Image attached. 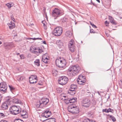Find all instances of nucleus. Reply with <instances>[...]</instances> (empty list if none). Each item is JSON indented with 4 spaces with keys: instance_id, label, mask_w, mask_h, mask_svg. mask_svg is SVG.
<instances>
[{
    "instance_id": "nucleus-50",
    "label": "nucleus",
    "mask_w": 122,
    "mask_h": 122,
    "mask_svg": "<svg viewBox=\"0 0 122 122\" xmlns=\"http://www.w3.org/2000/svg\"><path fill=\"white\" fill-rule=\"evenodd\" d=\"M109 19L110 20V21H111L114 19L111 16H109Z\"/></svg>"
},
{
    "instance_id": "nucleus-9",
    "label": "nucleus",
    "mask_w": 122,
    "mask_h": 122,
    "mask_svg": "<svg viewBox=\"0 0 122 122\" xmlns=\"http://www.w3.org/2000/svg\"><path fill=\"white\" fill-rule=\"evenodd\" d=\"M30 50L32 53L37 55H38L39 53H41L43 51L41 48L39 47H33L32 48H30Z\"/></svg>"
},
{
    "instance_id": "nucleus-8",
    "label": "nucleus",
    "mask_w": 122,
    "mask_h": 122,
    "mask_svg": "<svg viewBox=\"0 0 122 122\" xmlns=\"http://www.w3.org/2000/svg\"><path fill=\"white\" fill-rule=\"evenodd\" d=\"M7 87V85L5 82H2L0 83V90L2 93L6 92Z\"/></svg>"
},
{
    "instance_id": "nucleus-28",
    "label": "nucleus",
    "mask_w": 122,
    "mask_h": 122,
    "mask_svg": "<svg viewBox=\"0 0 122 122\" xmlns=\"http://www.w3.org/2000/svg\"><path fill=\"white\" fill-rule=\"evenodd\" d=\"M35 64L37 66H40V60L39 59L36 60L34 62Z\"/></svg>"
},
{
    "instance_id": "nucleus-46",
    "label": "nucleus",
    "mask_w": 122,
    "mask_h": 122,
    "mask_svg": "<svg viewBox=\"0 0 122 122\" xmlns=\"http://www.w3.org/2000/svg\"><path fill=\"white\" fill-rule=\"evenodd\" d=\"M107 109L108 110V112H110L112 113H113L114 112L113 110L111 108H109L108 109Z\"/></svg>"
},
{
    "instance_id": "nucleus-4",
    "label": "nucleus",
    "mask_w": 122,
    "mask_h": 122,
    "mask_svg": "<svg viewBox=\"0 0 122 122\" xmlns=\"http://www.w3.org/2000/svg\"><path fill=\"white\" fill-rule=\"evenodd\" d=\"M73 104H71V106L68 107V110L69 112L73 114L77 113L79 112V109L77 107H75L72 105Z\"/></svg>"
},
{
    "instance_id": "nucleus-64",
    "label": "nucleus",
    "mask_w": 122,
    "mask_h": 122,
    "mask_svg": "<svg viewBox=\"0 0 122 122\" xmlns=\"http://www.w3.org/2000/svg\"><path fill=\"white\" fill-rule=\"evenodd\" d=\"M43 43L44 44H46V41H43Z\"/></svg>"
},
{
    "instance_id": "nucleus-31",
    "label": "nucleus",
    "mask_w": 122,
    "mask_h": 122,
    "mask_svg": "<svg viewBox=\"0 0 122 122\" xmlns=\"http://www.w3.org/2000/svg\"><path fill=\"white\" fill-rule=\"evenodd\" d=\"M52 73L53 75L55 76H56L57 75L58 73V72L57 71L53 69L52 71Z\"/></svg>"
},
{
    "instance_id": "nucleus-62",
    "label": "nucleus",
    "mask_w": 122,
    "mask_h": 122,
    "mask_svg": "<svg viewBox=\"0 0 122 122\" xmlns=\"http://www.w3.org/2000/svg\"><path fill=\"white\" fill-rule=\"evenodd\" d=\"M2 97L1 96V95L0 94V100L2 99Z\"/></svg>"
},
{
    "instance_id": "nucleus-49",
    "label": "nucleus",
    "mask_w": 122,
    "mask_h": 122,
    "mask_svg": "<svg viewBox=\"0 0 122 122\" xmlns=\"http://www.w3.org/2000/svg\"><path fill=\"white\" fill-rule=\"evenodd\" d=\"M31 39H32V40H37V39H39V40H41L42 39L41 38H31Z\"/></svg>"
},
{
    "instance_id": "nucleus-12",
    "label": "nucleus",
    "mask_w": 122,
    "mask_h": 122,
    "mask_svg": "<svg viewBox=\"0 0 122 122\" xmlns=\"http://www.w3.org/2000/svg\"><path fill=\"white\" fill-rule=\"evenodd\" d=\"M41 105L43 107L45 106L49 102L48 99L46 98H42L40 101Z\"/></svg>"
},
{
    "instance_id": "nucleus-45",
    "label": "nucleus",
    "mask_w": 122,
    "mask_h": 122,
    "mask_svg": "<svg viewBox=\"0 0 122 122\" xmlns=\"http://www.w3.org/2000/svg\"><path fill=\"white\" fill-rule=\"evenodd\" d=\"M90 32L91 33H96V32L94 30L92 29H90Z\"/></svg>"
},
{
    "instance_id": "nucleus-43",
    "label": "nucleus",
    "mask_w": 122,
    "mask_h": 122,
    "mask_svg": "<svg viewBox=\"0 0 122 122\" xmlns=\"http://www.w3.org/2000/svg\"><path fill=\"white\" fill-rule=\"evenodd\" d=\"M6 5L8 7L9 9L12 6V5L11 4L8 3L6 4Z\"/></svg>"
},
{
    "instance_id": "nucleus-11",
    "label": "nucleus",
    "mask_w": 122,
    "mask_h": 122,
    "mask_svg": "<svg viewBox=\"0 0 122 122\" xmlns=\"http://www.w3.org/2000/svg\"><path fill=\"white\" fill-rule=\"evenodd\" d=\"M77 88V86L76 85L74 84H72L70 86V88L69 93H71V92H69L72 91L73 92H72V93L71 94V95H74L75 93V91L76 90Z\"/></svg>"
},
{
    "instance_id": "nucleus-7",
    "label": "nucleus",
    "mask_w": 122,
    "mask_h": 122,
    "mask_svg": "<svg viewBox=\"0 0 122 122\" xmlns=\"http://www.w3.org/2000/svg\"><path fill=\"white\" fill-rule=\"evenodd\" d=\"M86 81L85 76L82 75L79 76L77 79V83L80 85H84Z\"/></svg>"
},
{
    "instance_id": "nucleus-30",
    "label": "nucleus",
    "mask_w": 122,
    "mask_h": 122,
    "mask_svg": "<svg viewBox=\"0 0 122 122\" xmlns=\"http://www.w3.org/2000/svg\"><path fill=\"white\" fill-rule=\"evenodd\" d=\"M36 105V107L37 108H39V107H43L42 105H41V103L40 101H39L37 102Z\"/></svg>"
},
{
    "instance_id": "nucleus-58",
    "label": "nucleus",
    "mask_w": 122,
    "mask_h": 122,
    "mask_svg": "<svg viewBox=\"0 0 122 122\" xmlns=\"http://www.w3.org/2000/svg\"><path fill=\"white\" fill-rule=\"evenodd\" d=\"M92 26L93 27H94V28H97V27L95 25H94V24L93 25V26Z\"/></svg>"
},
{
    "instance_id": "nucleus-5",
    "label": "nucleus",
    "mask_w": 122,
    "mask_h": 122,
    "mask_svg": "<svg viewBox=\"0 0 122 122\" xmlns=\"http://www.w3.org/2000/svg\"><path fill=\"white\" fill-rule=\"evenodd\" d=\"M68 80V78L65 76L60 77L58 80V83L60 84L63 85L66 84Z\"/></svg>"
},
{
    "instance_id": "nucleus-19",
    "label": "nucleus",
    "mask_w": 122,
    "mask_h": 122,
    "mask_svg": "<svg viewBox=\"0 0 122 122\" xmlns=\"http://www.w3.org/2000/svg\"><path fill=\"white\" fill-rule=\"evenodd\" d=\"M75 46V44L74 43V41L73 40H71L69 42L68 44L69 47L74 46Z\"/></svg>"
},
{
    "instance_id": "nucleus-23",
    "label": "nucleus",
    "mask_w": 122,
    "mask_h": 122,
    "mask_svg": "<svg viewBox=\"0 0 122 122\" xmlns=\"http://www.w3.org/2000/svg\"><path fill=\"white\" fill-rule=\"evenodd\" d=\"M13 99L10 96L7 97L6 98V101L5 102H6L7 103L8 102L10 103L11 102Z\"/></svg>"
},
{
    "instance_id": "nucleus-36",
    "label": "nucleus",
    "mask_w": 122,
    "mask_h": 122,
    "mask_svg": "<svg viewBox=\"0 0 122 122\" xmlns=\"http://www.w3.org/2000/svg\"><path fill=\"white\" fill-rule=\"evenodd\" d=\"M44 56H43L42 59V61L44 63H48L47 60L44 59Z\"/></svg>"
},
{
    "instance_id": "nucleus-35",
    "label": "nucleus",
    "mask_w": 122,
    "mask_h": 122,
    "mask_svg": "<svg viewBox=\"0 0 122 122\" xmlns=\"http://www.w3.org/2000/svg\"><path fill=\"white\" fill-rule=\"evenodd\" d=\"M70 98H68L67 99H65L64 100L66 104H68L69 103H70Z\"/></svg>"
},
{
    "instance_id": "nucleus-59",
    "label": "nucleus",
    "mask_w": 122,
    "mask_h": 122,
    "mask_svg": "<svg viewBox=\"0 0 122 122\" xmlns=\"http://www.w3.org/2000/svg\"><path fill=\"white\" fill-rule=\"evenodd\" d=\"M109 22H108L107 21H105V23L106 24H109Z\"/></svg>"
},
{
    "instance_id": "nucleus-37",
    "label": "nucleus",
    "mask_w": 122,
    "mask_h": 122,
    "mask_svg": "<svg viewBox=\"0 0 122 122\" xmlns=\"http://www.w3.org/2000/svg\"><path fill=\"white\" fill-rule=\"evenodd\" d=\"M49 120L51 122H56L55 119L54 118H49Z\"/></svg>"
},
{
    "instance_id": "nucleus-17",
    "label": "nucleus",
    "mask_w": 122,
    "mask_h": 122,
    "mask_svg": "<svg viewBox=\"0 0 122 122\" xmlns=\"http://www.w3.org/2000/svg\"><path fill=\"white\" fill-rule=\"evenodd\" d=\"M65 35L66 36L70 38L72 37V33L70 31H67L66 32Z\"/></svg>"
},
{
    "instance_id": "nucleus-27",
    "label": "nucleus",
    "mask_w": 122,
    "mask_h": 122,
    "mask_svg": "<svg viewBox=\"0 0 122 122\" xmlns=\"http://www.w3.org/2000/svg\"><path fill=\"white\" fill-rule=\"evenodd\" d=\"M69 47V50L72 52H74L76 50V47L75 46Z\"/></svg>"
},
{
    "instance_id": "nucleus-32",
    "label": "nucleus",
    "mask_w": 122,
    "mask_h": 122,
    "mask_svg": "<svg viewBox=\"0 0 122 122\" xmlns=\"http://www.w3.org/2000/svg\"><path fill=\"white\" fill-rule=\"evenodd\" d=\"M42 23L43 24V27L45 29H46V23L45 21L44 20L42 21Z\"/></svg>"
},
{
    "instance_id": "nucleus-63",
    "label": "nucleus",
    "mask_w": 122,
    "mask_h": 122,
    "mask_svg": "<svg viewBox=\"0 0 122 122\" xmlns=\"http://www.w3.org/2000/svg\"><path fill=\"white\" fill-rule=\"evenodd\" d=\"M106 36L107 37H108L109 36L108 34V33H106Z\"/></svg>"
},
{
    "instance_id": "nucleus-20",
    "label": "nucleus",
    "mask_w": 122,
    "mask_h": 122,
    "mask_svg": "<svg viewBox=\"0 0 122 122\" xmlns=\"http://www.w3.org/2000/svg\"><path fill=\"white\" fill-rule=\"evenodd\" d=\"M9 28L10 29H11L13 28H14L15 27V24L13 23H12L11 21L10 22V23L8 24Z\"/></svg>"
},
{
    "instance_id": "nucleus-13",
    "label": "nucleus",
    "mask_w": 122,
    "mask_h": 122,
    "mask_svg": "<svg viewBox=\"0 0 122 122\" xmlns=\"http://www.w3.org/2000/svg\"><path fill=\"white\" fill-rule=\"evenodd\" d=\"M62 59L61 58H57L56 61V65L58 66L60 69H61V64Z\"/></svg>"
},
{
    "instance_id": "nucleus-40",
    "label": "nucleus",
    "mask_w": 122,
    "mask_h": 122,
    "mask_svg": "<svg viewBox=\"0 0 122 122\" xmlns=\"http://www.w3.org/2000/svg\"><path fill=\"white\" fill-rule=\"evenodd\" d=\"M9 86L11 91H13L15 89V88L12 86L9 85Z\"/></svg>"
},
{
    "instance_id": "nucleus-26",
    "label": "nucleus",
    "mask_w": 122,
    "mask_h": 122,
    "mask_svg": "<svg viewBox=\"0 0 122 122\" xmlns=\"http://www.w3.org/2000/svg\"><path fill=\"white\" fill-rule=\"evenodd\" d=\"M15 103H19L21 102V101L17 99L14 98L11 101Z\"/></svg>"
},
{
    "instance_id": "nucleus-21",
    "label": "nucleus",
    "mask_w": 122,
    "mask_h": 122,
    "mask_svg": "<svg viewBox=\"0 0 122 122\" xmlns=\"http://www.w3.org/2000/svg\"><path fill=\"white\" fill-rule=\"evenodd\" d=\"M20 112L21 116L23 118H25L28 117V116L26 114V113L25 111L23 110L22 112L21 111Z\"/></svg>"
},
{
    "instance_id": "nucleus-24",
    "label": "nucleus",
    "mask_w": 122,
    "mask_h": 122,
    "mask_svg": "<svg viewBox=\"0 0 122 122\" xmlns=\"http://www.w3.org/2000/svg\"><path fill=\"white\" fill-rule=\"evenodd\" d=\"M56 44L59 47H61L63 46V43L62 41L58 40L56 41Z\"/></svg>"
},
{
    "instance_id": "nucleus-33",
    "label": "nucleus",
    "mask_w": 122,
    "mask_h": 122,
    "mask_svg": "<svg viewBox=\"0 0 122 122\" xmlns=\"http://www.w3.org/2000/svg\"><path fill=\"white\" fill-rule=\"evenodd\" d=\"M110 118L111 119L113 122H115L116 121V120L115 117L112 115H110Z\"/></svg>"
},
{
    "instance_id": "nucleus-44",
    "label": "nucleus",
    "mask_w": 122,
    "mask_h": 122,
    "mask_svg": "<svg viewBox=\"0 0 122 122\" xmlns=\"http://www.w3.org/2000/svg\"><path fill=\"white\" fill-rule=\"evenodd\" d=\"M110 22L112 24H113L116 25L117 24L116 22L115 21L114 19L112 20Z\"/></svg>"
},
{
    "instance_id": "nucleus-34",
    "label": "nucleus",
    "mask_w": 122,
    "mask_h": 122,
    "mask_svg": "<svg viewBox=\"0 0 122 122\" xmlns=\"http://www.w3.org/2000/svg\"><path fill=\"white\" fill-rule=\"evenodd\" d=\"M14 122H24L22 120L20 119H16L14 121Z\"/></svg>"
},
{
    "instance_id": "nucleus-18",
    "label": "nucleus",
    "mask_w": 122,
    "mask_h": 122,
    "mask_svg": "<svg viewBox=\"0 0 122 122\" xmlns=\"http://www.w3.org/2000/svg\"><path fill=\"white\" fill-rule=\"evenodd\" d=\"M70 103H73V104H75L76 103L77 101V99L76 98L74 97L72 98H70Z\"/></svg>"
},
{
    "instance_id": "nucleus-48",
    "label": "nucleus",
    "mask_w": 122,
    "mask_h": 122,
    "mask_svg": "<svg viewBox=\"0 0 122 122\" xmlns=\"http://www.w3.org/2000/svg\"><path fill=\"white\" fill-rule=\"evenodd\" d=\"M11 19L14 22H15V19L14 18L13 16V15H12L10 16Z\"/></svg>"
},
{
    "instance_id": "nucleus-25",
    "label": "nucleus",
    "mask_w": 122,
    "mask_h": 122,
    "mask_svg": "<svg viewBox=\"0 0 122 122\" xmlns=\"http://www.w3.org/2000/svg\"><path fill=\"white\" fill-rule=\"evenodd\" d=\"M37 76H35V75H31L29 77V81H30V82L31 83H32L33 82V81L32 82V80H34L35 79H36Z\"/></svg>"
},
{
    "instance_id": "nucleus-60",
    "label": "nucleus",
    "mask_w": 122,
    "mask_h": 122,
    "mask_svg": "<svg viewBox=\"0 0 122 122\" xmlns=\"http://www.w3.org/2000/svg\"><path fill=\"white\" fill-rule=\"evenodd\" d=\"M44 58H45L44 59H45V60H48V59L47 57H45L44 56Z\"/></svg>"
},
{
    "instance_id": "nucleus-54",
    "label": "nucleus",
    "mask_w": 122,
    "mask_h": 122,
    "mask_svg": "<svg viewBox=\"0 0 122 122\" xmlns=\"http://www.w3.org/2000/svg\"><path fill=\"white\" fill-rule=\"evenodd\" d=\"M46 8L44 7V9L43 10V12H44L45 14H46Z\"/></svg>"
},
{
    "instance_id": "nucleus-10",
    "label": "nucleus",
    "mask_w": 122,
    "mask_h": 122,
    "mask_svg": "<svg viewBox=\"0 0 122 122\" xmlns=\"http://www.w3.org/2000/svg\"><path fill=\"white\" fill-rule=\"evenodd\" d=\"M81 102L82 106L86 107H89L90 105V101L88 98L83 99L82 101Z\"/></svg>"
},
{
    "instance_id": "nucleus-14",
    "label": "nucleus",
    "mask_w": 122,
    "mask_h": 122,
    "mask_svg": "<svg viewBox=\"0 0 122 122\" xmlns=\"http://www.w3.org/2000/svg\"><path fill=\"white\" fill-rule=\"evenodd\" d=\"M51 113L49 111H46L42 114L43 116L47 118L50 116Z\"/></svg>"
},
{
    "instance_id": "nucleus-38",
    "label": "nucleus",
    "mask_w": 122,
    "mask_h": 122,
    "mask_svg": "<svg viewBox=\"0 0 122 122\" xmlns=\"http://www.w3.org/2000/svg\"><path fill=\"white\" fill-rule=\"evenodd\" d=\"M14 47V44L10 43L9 46L8 48L9 49H11L13 47Z\"/></svg>"
},
{
    "instance_id": "nucleus-22",
    "label": "nucleus",
    "mask_w": 122,
    "mask_h": 122,
    "mask_svg": "<svg viewBox=\"0 0 122 122\" xmlns=\"http://www.w3.org/2000/svg\"><path fill=\"white\" fill-rule=\"evenodd\" d=\"M82 122H96L95 121L90 119L87 118L83 120Z\"/></svg>"
},
{
    "instance_id": "nucleus-2",
    "label": "nucleus",
    "mask_w": 122,
    "mask_h": 122,
    "mask_svg": "<svg viewBox=\"0 0 122 122\" xmlns=\"http://www.w3.org/2000/svg\"><path fill=\"white\" fill-rule=\"evenodd\" d=\"M19 108L18 106H12L10 108V112L13 115H17L21 112V110H19Z\"/></svg>"
},
{
    "instance_id": "nucleus-3",
    "label": "nucleus",
    "mask_w": 122,
    "mask_h": 122,
    "mask_svg": "<svg viewBox=\"0 0 122 122\" xmlns=\"http://www.w3.org/2000/svg\"><path fill=\"white\" fill-rule=\"evenodd\" d=\"M63 12L61 10L57 8H55L52 12V15L53 16L57 17L63 15Z\"/></svg>"
},
{
    "instance_id": "nucleus-29",
    "label": "nucleus",
    "mask_w": 122,
    "mask_h": 122,
    "mask_svg": "<svg viewBox=\"0 0 122 122\" xmlns=\"http://www.w3.org/2000/svg\"><path fill=\"white\" fill-rule=\"evenodd\" d=\"M25 78L23 76H18L17 78V80L19 81H22Z\"/></svg>"
},
{
    "instance_id": "nucleus-42",
    "label": "nucleus",
    "mask_w": 122,
    "mask_h": 122,
    "mask_svg": "<svg viewBox=\"0 0 122 122\" xmlns=\"http://www.w3.org/2000/svg\"><path fill=\"white\" fill-rule=\"evenodd\" d=\"M62 20V22H65L67 21V19L66 18L64 17L63 19Z\"/></svg>"
},
{
    "instance_id": "nucleus-1",
    "label": "nucleus",
    "mask_w": 122,
    "mask_h": 122,
    "mask_svg": "<svg viewBox=\"0 0 122 122\" xmlns=\"http://www.w3.org/2000/svg\"><path fill=\"white\" fill-rule=\"evenodd\" d=\"M79 67L77 65H72L70 66L68 70L67 74L69 76H75L79 72Z\"/></svg>"
},
{
    "instance_id": "nucleus-39",
    "label": "nucleus",
    "mask_w": 122,
    "mask_h": 122,
    "mask_svg": "<svg viewBox=\"0 0 122 122\" xmlns=\"http://www.w3.org/2000/svg\"><path fill=\"white\" fill-rule=\"evenodd\" d=\"M10 43L9 42H5L4 43V44L5 45V47H7L8 48L9 46Z\"/></svg>"
},
{
    "instance_id": "nucleus-56",
    "label": "nucleus",
    "mask_w": 122,
    "mask_h": 122,
    "mask_svg": "<svg viewBox=\"0 0 122 122\" xmlns=\"http://www.w3.org/2000/svg\"><path fill=\"white\" fill-rule=\"evenodd\" d=\"M0 122H9L6 120H2L0 121Z\"/></svg>"
},
{
    "instance_id": "nucleus-51",
    "label": "nucleus",
    "mask_w": 122,
    "mask_h": 122,
    "mask_svg": "<svg viewBox=\"0 0 122 122\" xmlns=\"http://www.w3.org/2000/svg\"><path fill=\"white\" fill-rule=\"evenodd\" d=\"M103 112H106L108 113V111L107 109H105L102 110Z\"/></svg>"
},
{
    "instance_id": "nucleus-61",
    "label": "nucleus",
    "mask_w": 122,
    "mask_h": 122,
    "mask_svg": "<svg viewBox=\"0 0 122 122\" xmlns=\"http://www.w3.org/2000/svg\"><path fill=\"white\" fill-rule=\"evenodd\" d=\"M90 24L92 26H93V25L94 24H92V23L91 22V21H90Z\"/></svg>"
},
{
    "instance_id": "nucleus-53",
    "label": "nucleus",
    "mask_w": 122,
    "mask_h": 122,
    "mask_svg": "<svg viewBox=\"0 0 122 122\" xmlns=\"http://www.w3.org/2000/svg\"><path fill=\"white\" fill-rule=\"evenodd\" d=\"M0 116L3 117H4L5 116L4 114L2 113H0Z\"/></svg>"
},
{
    "instance_id": "nucleus-16",
    "label": "nucleus",
    "mask_w": 122,
    "mask_h": 122,
    "mask_svg": "<svg viewBox=\"0 0 122 122\" xmlns=\"http://www.w3.org/2000/svg\"><path fill=\"white\" fill-rule=\"evenodd\" d=\"M61 63V69L64 68L66 64V61L64 59H63V60L62 59Z\"/></svg>"
},
{
    "instance_id": "nucleus-52",
    "label": "nucleus",
    "mask_w": 122,
    "mask_h": 122,
    "mask_svg": "<svg viewBox=\"0 0 122 122\" xmlns=\"http://www.w3.org/2000/svg\"><path fill=\"white\" fill-rule=\"evenodd\" d=\"M20 57L21 59H23L24 58V56L23 54L20 55Z\"/></svg>"
},
{
    "instance_id": "nucleus-57",
    "label": "nucleus",
    "mask_w": 122,
    "mask_h": 122,
    "mask_svg": "<svg viewBox=\"0 0 122 122\" xmlns=\"http://www.w3.org/2000/svg\"><path fill=\"white\" fill-rule=\"evenodd\" d=\"M91 2L92 3V5L94 6H96V5L95 4V3H93L92 1V0H91Z\"/></svg>"
},
{
    "instance_id": "nucleus-47",
    "label": "nucleus",
    "mask_w": 122,
    "mask_h": 122,
    "mask_svg": "<svg viewBox=\"0 0 122 122\" xmlns=\"http://www.w3.org/2000/svg\"><path fill=\"white\" fill-rule=\"evenodd\" d=\"M119 82L120 86L122 88V79L119 81Z\"/></svg>"
},
{
    "instance_id": "nucleus-55",
    "label": "nucleus",
    "mask_w": 122,
    "mask_h": 122,
    "mask_svg": "<svg viewBox=\"0 0 122 122\" xmlns=\"http://www.w3.org/2000/svg\"><path fill=\"white\" fill-rule=\"evenodd\" d=\"M49 119L48 118L46 120H45L43 121L42 122H49Z\"/></svg>"
},
{
    "instance_id": "nucleus-6",
    "label": "nucleus",
    "mask_w": 122,
    "mask_h": 122,
    "mask_svg": "<svg viewBox=\"0 0 122 122\" xmlns=\"http://www.w3.org/2000/svg\"><path fill=\"white\" fill-rule=\"evenodd\" d=\"M62 32V29L61 27H57L54 29L53 31V34L55 36H59Z\"/></svg>"
},
{
    "instance_id": "nucleus-15",
    "label": "nucleus",
    "mask_w": 122,
    "mask_h": 122,
    "mask_svg": "<svg viewBox=\"0 0 122 122\" xmlns=\"http://www.w3.org/2000/svg\"><path fill=\"white\" fill-rule=\"evenodd\" d=\"M7 103L6 102H5L2 104L1 106V108L2 109L5 110L8 109V105Z\"/></svg>"
},
{
    "instance_id": "nucleus-41",
    "label": "nucleus",
    "mask_w": 122,
    "mask_h": 122,
    "mask_svg": "<svg viewBox=\"0 0 122 122\" xmlns=\"http://www.w3.org/2000/svg\"><path fill=\"white\" fill-rule=\"evenodd\" d=\"M32 82H33H33L31 83L30 81H29L30 82V83L31 84H34L35 83H36L37 81V79H35L34 80H32Z\"/></svg>"
}]
</instances>
